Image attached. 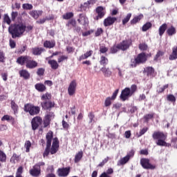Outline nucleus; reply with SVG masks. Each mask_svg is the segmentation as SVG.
Returning a JSON list of instances; mask_svg holds the SVG:
<instances>
[{"instance_id":"15","label":"nucleus","mask_w":177,"mask_h":177,"mask_svg":"<svg viewBox=\"0 0 177 177\" xmlns=\"http://www.w3.org/2000/svg\"><path fill=\"white\" fill-rule=\"evenodd\" d=\"M117 21V18L115 17H106L103 22L104 27H109L110 26H113L114 23Z\"/></svg>"},{"instance_id":"30","label":"nucleus","mask_w":177,"mask_h":177,"mask_svg":"<svg viewBox=\"0 0 177 177\" xmlns=\"http://www.w3.org/2000/svg\"><path fill=\"white\" fill-rule=\"evenodd\" d=\"M143 18V15L140 14L138 16H136L133 19L130 21V24L131 26H135L137 23H139L141 19Z\"/></svg>"},{"instance_id":"19","label":"nucleus","mask_w":177,"mask_h":177,"mask_svg":"<svg viewBox=\"0 0 177 177\" xmlns=\"http://www.w3.org/2000/svg\"><path fill=\"white\" fill-rule=\"evenodd\" d=\"M29 174L31 176L38 177L41 175V169L37 167L35 165L32 168L29 170Z\"/></svg>"},{"instance_id":"50","label":"nucleus","mask_w":177,"mask_h":177,"mask_svg":"<svg viewBox=\"0 0 177 177\" xmlns=\"http://www.w3.org/2000/svg\"><path fill=\"white\" fill-rule=\"evenodd\" d=\"M163 55H164V51L158 50L153 58L154 62H158V58L162 57Z\"/></svg>"},{"instance_id":"43","label":"nucleus","mask_w":177,"mask_h":177,"mask_svg":"<svg viewBox=\"0 0 177 177\" xmlns=\"http://www.w3.org/2000/svg\"><path fill=\"white\" fill-rule=\"evenodd\" d=\"M6 153L0 149V162H6Z\"/></svg>"},{"instance_id":"59","label":"nucleus","mask_w":177,"mask_h":177,"mask_svg":"<svg viewBox=\"0 0 177 177\" xmlns=\"http://www.w3.org/2000/svg\"><path fill=\"white\" fill-rule=\"evenodd\" d=\"M136 91H138V86H136V84H133L131 86L130 88V93L133 95V93H135V92H136Z\"/></svg>"},{"instance_id":"54","label":"nucleus","mask_w":177,"mask_h":177,"mask_svg":"<svg viewBox=\"0 0 177 177\" xmlns=\"http://www.w3.org/2000/svg\"><path fill=\"white\" fill-rule=\"evenodd\" d=\"M88 117L90 120L88 124H92V122H95V120H93L95 118V114H93V112H90L88 115Z\"/></svg>"},{"instance_id":"27","label":"nucleus","mask_w":177,"mask_h":177,"mask_svg":"<svg viewBox=\"0 0 177 177\" xmlns=\"http://www.w3.org/2000/svg\"><path fill=\"white\" fill-rule=\"evenodd\" d=\"M168 28V25L167 24H162L158 29V32H159V35L160 37H162V35H164L165 31H167Z\"/></svg>"},{"instance_id":"26","label":"nucleus","mask_w":177,"mask_h":177,"mask_svg":"<svg viewBox=\"0 0 177 177\" xmlns=\"http://www.w3.org/2000/svg\"><path fill=\"white\" fill-rule=\"evenodd\" d=\"M166 34L168 35V37H172L173 35H175V34H176V28H174V26L167 28Z\"/></svg>"},{"instance_id":"31","label":"nucleus","mask_w":177,"mask_h":177,"mask_svg":"<svg viewBox=\"0 0 177 177\" xmlns=\"http://www.w3.org/2000/svg\"><path fill=\"white\" fill-rule=\"evenodd\" d=\"M144 73H147V77H153L154 75V68L148 66L145 69Z\"/></svg>"},{"instance_id":"17","label":"nucleus","mask_w":177,"mask_h":177,"mask_svg":"<svg viewBox=\"0 0 177 177\" xmlns=\"http://www.w3.org/2000/svg\"><path fill=\"white\" fill-rule=\"evenodd\" d=\"M70 167L59 168L57 169L58 176H67L70 174Z\"/></svg>"},{"instance_id":"22","label":"nucleus","mask_w":177,"mask_h":177,"mask_svg":"<svg viewBox=\"0 0 177 177\" xmlns=\"http://www.w3.org/2000/svg\"><path fill=\"white\" fill-rule=\"evenodd\" d=\"M19 74L21 78H24V80H30V72L26 69H22L19 71Z\"/></svg>"},{"instance_id":"34","label":"nucleus","mask_w":177,"mask_h":177,"mask_svg":"<svg viewBox=\"0 0 177 177\" xmlns=\"http://www.w3.org/2000/svg\"><path fill=\"white\" fill-rule=\"evenodd\" d=\"M10 104L11 109L13 111L14 114H17V113H19V105H17V104H16V102H15L14 100L11 101Z\"/></svg>"},{"instance_id":"36","label":"nucleus","mask_w":177,"mask_h":177,"mask_svg":"<svg viewBox=\"0 0 177 177\" xmlns=\"http://www.w3.org/2000/svg\"><path fill=\"white\" fill-rule=\"evenodd\" d=\"M100 64L101 66H104V67L107 66L109 64V59L104 55L101 56L100 59Z\"/></svg>"},{"instance_id":"7","label":"nucleus","mask_w":177,"mask_h":177,"mask_svg":"<svg viewBox=\"0 0 177 177\" xmlns=\"http://www.w3.org/2000/svg\"><path fill=\"white\" fill-rule=\"evenodd\" d=\"M95 13L97 14V16L94 17V20H100L102 19H103V17H104V16H106V8L100 6H97L95 10Z\"/></svg>"},{"instance_id":"57","label":"nucleus","mask_w":177,"mask_h":177,"mask_svg":"<svg viewBox=\"0 0 177 177\" xmlns=\"http://www.w3.org/2000/svg\"><path fill=\"white\" fill-rule=\"evenodd\" d=\"M18 16H19V12H18L12 11L11 12V20H12V21H16V17H17Z\"/></svg>"},{"instance_id":"40","label":"nucleus","mask_w":177,"mask_h":177,"mask_svg":"<svg viewBox=\"0 0 177 177\" xmlns=\"http://www.w3.org/2000/svg\"><path fill=\"white\" fill-rule=\"evenodd\" d=\"M167 102H171L173 103V106H175V102H176V97H175V95L173 94H169L167 96Z\"/></svg>"},{"instance_id":"2","label":"nucleus","mask_w":177,"mask_h":177,"mask_svg":"<svg viewBox=\"0 0 177 177\" xmlns=\"http://www.w3.org/2000/svg\"><path fill=\"white\" fill-rule=\"evenodd\" d=\"M46 147L43 153V157L45 158L50 154H56L59 151V148L52 146V140L53 139V131H49L46 135Z\"/></svg>"},{"instance_id":"61","label":"nucleus","mask_w":177,"mask_h":177,"mask_svg":"<svg viewBox=\"0 0 177 177\" xmlns=\"http://www.w3.org/2000/svg\"><path fill=\"white\" fill-rule=\"evenodd\" d=\"M103 33V28H98L95 32V37H100L102 34Z\"/></svg>"},{"instance_id":"20","label":"nucleus","mask_w":177,"mask_h":177,"mask_svg":"<svg viewBox=\"0 0 177 177\" xmlns=\"http://www.w3.org/2000/svg\"><path fill=\"white\" fill-rule=\"evenodd\" d=\"M44 52H45V48L42 47H35L32 48V53L35 56H41Z\"/></svg>"},{"instance_id":"35","label":"nucleus","mask_w":177,"mask_h":177,"mask_svg":"<svg viewBox=\"0 0 177 177\" xmlns=\"http://www.w3.org/2000/svg\"><path fill=\"white\" fill-rule=\"evenodd\" d=\"M43 124L44 128H48L50 125V115L45 116Z\"/></svg>"},{"instance_id":"9","label":"nucleus","mask_w":177,"mask_h":177,"mask_svg":"<svg viewBox=\"0 0 177 177\" xmlns=\"http://www.w3.org/2000/svg\"><path fill=\"white\" fill-rule=\"evenodd\" d=\"M119 46L120 48V50L125 52V50H128L131 46H132V39H128L122 41L119 43Z\"/></svg>"},{"instance_id":"24","label":"nucleus","mask_w":177,"mask_h":177,"mask_svg":"<svg viewBox=\"0 0 177 177\" xmlns=\"http://www.w3.org/2000/svg\"><path fill=\"white\" fill-rule=\"evenodd\" d=\"M76 26H77V21H75V19H69L67 24H66V27L68 28V30H71V28H75Z\"/></svg>"},{"instance_id":"21","label":"nucleus","mask_w":177,"mask_h":177,"mask_svg":"<svg viewBox=\"0 0 177 177\" xmlns=\"http://www.w3.org/2000/svg\"><path fill=\"white\" fill-rule=\"evenodd\" d=\"M91 6L89 5V3L86 1L80 4V7L78 8V12H88Z\"/></svg>"},{"instance_id":"51","label":"nucleus","mask_w":177,"mask_h":177,"mask_svg":"<svg viewBox=\"0 0 177 177\" xmlns=\"http://www.w3.org/2000/svg\"><path fill=\"white\" fill-rule=\"evenodd\" d=\"M147 131H149V128H147V127L142 128L140 131L139 133H137L138 138H140V136H142V135H145V132H147Z\"/></svg>"},{"instance_id":"56","label":"nucleus","mask_w":177,"mask_h":177,"mask_svg":"<svg viewBox=\"0 0 177 177\" xmlns=\"http://www.w3.org/2000/svg\"><path fill=\"white\" fill-rule=\"evenodd\" d=\"M37 74L39 75V77H42V75L45 74V68H39L37 71Z\"/></svg>"},{"instance_id":"55","label":"nucleus","mask_w":177,"mask_h":177,"mask_svg":"<svg viewBox=\"0 0 177 177\" xmlns=\"http://www.w3.org/2000/svg\"><path fill=\"white\" fill-rule=\"evenodd\" d=\"M59 138H57V137H55L53 138V142L51 146L59 149Z\"/></svg>"},{"instance_id":"48","label":"nucleus","mask_w":177,"mask_h":177,"mask_svg":"<svg viewBox=\"0 0 177 177\" xmlns=\"http://www.w3.org/2000/svg\"><path fill=\"white\" fill-rule=\"evenodd\" d=\"M118 50H121L119 44H117V46L114 45L111 48V53H117V52H118Z\"/></svg>"},{"instance_id":"38","label":"nucleus","mask_w":177,"mask_h":177,"mask_svg":"<svg viewBox=\"0 0 177 177\" xmlns=\"http://www.w3.org/2000/svg\"><path fill=\"white\" fill-rule=\"evenodd\" d=\"M114 173V170L113 169V168H109L107 170H106V172H103L100 176V177H111L109 175H111V174H113Z\"/></svg>"},{"instance_id":"28","label":"nucleus","mask_w":177,"mask_h":177,"mask_svg":"<svg viewBox=\"0 0 177 177\" xmlns=\"http://www.w3.org/2000/svg\"><path fill=\"white\" fill-rule=\"evenodd\" d=\"M35 88L38 92H45L46 91V86L42 83L36 84Z\"/></svg>"},{"instance_id":"5","label":"nucleus","mask_w":177,"mask_h":177,"mask_svg":"<svg viewBox=\"0 0 177 177\" xmlns=\"http://www.w3.org/2000/svg\"><path fill=\"white\" fill-rule=\"evenodd\" d=\"M131 67L135 68L138 67V64H145L147 62V55L146 53H141L137 55L136 57L131 59Z\"/></svg>"},{"instance_id":"1","label":"nucleus","mask_w":177,"mask_h":177,"mask_svg":"<svg viewBox=\"0 0 177 177\" xmlns=\"http://www.w3.org/2000/svg\"><path fill=\"white\" fill-rule=\"evenodd\" d=\"M2 23L9 26L8 32L10 34L13 39H16V38H20V37H21L26 31V27L24 24H12V19H10V17H9V15L8 14L3 15Z\"/></svg>"},{"instance_id":"46","label":"nucleus","mask_w":177,"mask_h":177,"mask_svg":"<svg viewBox=\"0 0 177 177\" xmlns=\"http://www.w3.org/2000/svg\"><path fill=\"white\" fill-rule=\"evenodd\" d=\"M153 26V24H151V22H147L145 24H144L142 27V31H147V30L151 28Z\"/></svg>"},{"instance_id":"29","label":"nucleus","mask_w":177,"mask_h":177,"mask_svg":"<svg viewBox=\"0 0 177 177\" xmlns=\"http://www.w3.org/2000/svg\"><path fill=\"white\" fill-rule=\"evenodd\" d=\"M20 160V156L17 155V153H14L12 154V156L10 158V162H11V164H17V162H19V161Z\"/></svg>"},{"instance_id":"14","label":"nucleus","mask_w":177,"mask_h":177,"mask_svg":"<svg viewBox=\"0 0 177 177\" xmlns=\"http://www.w3.org/2000/svg\"><path fill=\"white\" fill-rule=\"evenodd\" d=\"M77 23L81 26H86L88 24V17H86V14L80 13L78 15Z\"/></svg>"},{"instance_id":"33","label":"nucleus","mask_w":177,"mask_h":177,"mask_svg":"<svg viewBox=\"0 0 177 177\" xmlns=\"http://www.w3.org/2000/svg\"><path fill=\"white\" fill-rule=\"evenodd\" d=\"M1 121H11L12 124H15L16 122V120L12 115H4L1 118Z\"/></svg>"},{"instance_id":"18","label":"nucleus","mask_w":177,"mask_h":177,"mask_svg":"<svg viewBox=\"0 0 177 177\" xmlns=\"http://www.w3.org/2000/svg\"><path fill=\"white\" fill-rule=\"evenodd\" d=\"M43 13H44V11L37 10H30L28 12V15H30V16H31V17H32L35 20H37V19H39V16H42Z\"/></svg>"},{"instance_id":"44","label":"nucleus","mask_w":177,"mask_h":177,"mask_svg":"<svg viewBox=\"0 0 177 177\" xmlns=\"http://www.w3.org/2000/svg\"><path fill=\"white\" fill-rule=\"evenodd\" d=\"M72 17H74V13L73 12H66V14L62 15V19L64 20H70V19H72Z\"/></svg>"},{"instance_id":"8","label":"nucleus","mask_w":177,"mask_h":177,"mask_svg":"<svg viewBox=\"0 0 177 177\" xmlns=\"http://www.w3.org/2000/svg\"><path fill=\"white\" fill-rule=\"evenodd\" d=\"M42 118L40 116H36L31 120V125L32 131H37L39 125H42Z\"/></svg>"},{"instance_id":"52","label":"nucleus","mask_w":177,"mask_h":177,"mask_svg":"<svg viewBox=\"0 0 177 177\" xmlns=\"http://www.w3.org/2000/svg\"><path fill=\"white\" fill-rule=\"evenodd\" d=\"M149 46L146 44V43L140 44L138 45V49H140V50H147Z\"/></svg>"},{"instance_id":"11","label":"nucleus","mask_w":177,"mask_h":177,"mask_svg":"<svg viewBox=\"0 0 177 177\" xmlns=\"http://www.w3.org/2000/svg\"><path fill=\"white\" fill-rule=\"evenodd\" d=\"M132 96V94L131 93V88L129 87H126L124 89H123L121 92V94L120 95V98L122 102H125V100H128L129 97Z\"/></svg>"},{"instance_id":"49","label":"nucleus","mask_w":177,"mask_h":177,"mask_svg":"<svg viewBox=\"0 0 177 177\" xmlns=\"http://www.w3.org/2000/svg\"><path fill=\"white\" fill-rule=\"evenodd\" d=\"M130 159L131 158H129V156H127V155L126 156L120 159V165H125V164H127V162H128V161H129Z\"/></svg>"},{"instance_id":"37","label":"nucleus","mask_w":177,"mask_h":177,"mask_svg":"<svg viewBox=\"0 0 177 177\" xmlns=\"http://www.w3.org/2000/svg\"><path fill=\"white\" fill-rule=\"evenodd\" d=\"M84 156V152L82 151H79L76 155L75 156L74 161L75 163L80 162L81 160L82 159V157Z\"/></svg>"},{"instance_id":"63","label":"nucleus","mask_w":177,"mask_h":177,"mask_svg":"<svg viewBox=\"0 0 177 177\" xmlns=\"http://www.w3.org/2000/svg\"><path fill=\"white\" fill-rule=\"evenodd\" d=\"M26 50H27V45L25 44L21 47V49L19 50H18V53L19 55H23V53H24Z\"/></svg>"},{"instance_id":"3","label":"nucleus","mask_w":177,"mask_h":177,"mask_svg":"<svg viewBox=\"0 0 177 177\" xmlns=\"http://www.w3.org/2000/svg\"><path fill=\"white\" fill-rule=\"evenodd\" d=\"M52 99V94L50 93H46L43 94L41 97V100H43L41 102V106L43 110H50V109H53L55 107V102H52L50 100Z\"/></svg>"},{"instance_id":"32","label":"nucleus","mask_w":177,"mask_h":177,"mask_svg":"<svg viewBox=\"0 0 177 177\" xmlns=\"http://www.w3.org/2000/svg\"><path fill=\"white\" fill-rule=\"evenodd\" d=\"M48 63V64H50L53 70H57V68H59V64L57 63V61L55 59H51V60H49Z\"/></svg>"},{"instance_id":"10","label":"nucleus","mask_w":177,"mask_h":177,"mask_svg":"<svg viewBox=\"0 0 177 177\" xmlns=\"http://www.w3.org/2000/svg\"><path fill=\"white\" fill-rule=\"evenodd\" d=\"M140 165L144 169H156V165L150 163V160L148 158H141Z\"/></svg>"},{"instance_id":"60","label":"nucleus","mask_w":177,"mask_h":177,"mask_svg":"<svg viewBox=\"0 0 177 177\" xmlns=\"http://www.w3.org/2000/svg\"><path fill=\"white\" fill-rule=\"evenodd\" d=\"M111 97H108L105 100L104 105L105 107H109V106H111Z\"/></svg>"},{"instance_id":"25","label":"nucleus","mask_w":177,"mask_h":177,"mask_svg":"<svg viewBox=\"0 0 177 177\" xmlns=\"http://www.w3.org/2000/svg\"><path fill=\"white\" fill-rule=\"evenodd\" d=\"M100 71L103 73L104 76L106 78H109V77H111V74H113V72H111L110 68L102 67Z\"/></svg>"},{"instance_id":"58","label":"nucleus","mask_w":177,"mask_h":177,"mask_svg":"<svg viewBox=\"0 0 177 177\" xmlns=\"http://www.w3.org/2000/svg\"><path fill=\"white\" fill-rule=\"evenodd\" d=\"M62 124L63 129H65V131L68 130V128H70V124H68V122H66V120H63L62 122Z\"/></svg>"},{"instance_id":"41","label":"nucleus","mask_w":177,"mask_h":177,"mask_svg":"<svg viewBox=\"0 0 177 177\" xmlns=\"http://www.w3.org/2000/svg\"><path fill=\"white\" fill-rule=\"evenodd\" d=\"M154 115H156V113H154L146 114L145 115H144V120H145L146 122H149L150 120H153V118H154Z\"/></svg>"},{"instance_id":"45","label":"nucleus","mask_w":177,"mask_h":177,"mask_svg":"<svg viewBox=\"0 0 177 177\" xmlns=\"http://www.w3.org/2000/svg\"><path fill=\"white\" fill-rule=\"evenodd\" d=\"M131 17H132V13H128L127 16L122 19V25L125 26L129 20H131Z\"/></svg>"},{"instance_id":"6","label":"nucleus","mask_w":177,"mask_h":177,"mask_svg":"<svg viewBox=\"0 0 177 177\" xmlns=\"http://www.w3.org/2000/svg\"><path fill=\"white\" fill-rule=\"evenodd\" d=\"M24 111L28 113L30 115H38L41 112V108L38 106L34 105V104L26 103L24 106Z\"/></svg>"},{"instance_id":"4","label":"nucleus","mask_w":177,"mask_h":177,"mask_svg":"<svg viewBox=\"0 0 177 177\" xmlns=\"http://www.w3.org/2000/svg\"><path fill=\"white\" fill-rule=\"evenodd\" d=\"M152 138L153 140H156L157 146H167L168 144L165 140H167V136L162 131H154L152 134Z\"/></svg>"},{"instance_id":"53","label":"nucleus","mask_w":177,"mask_h":177,"mask_svg":"<svg viewBox=\"0 0 177 177\" xmlns=\"http://www.w3.org/2000/svg\"><path fill=\"white\" fill-rule=\"evenodd\" d=\"M109 52V48L106 47V46H100V53H107Z\"/></svg>"},{"instance_id":"39","label":"nucleus","mask_w":177,"mask_h":177,"mask_svg":"<svg viewBox=\"0 0 177 177\" xmlns=\"http://www.w3.org/2000/svg\"><path fill=\"white\" fill-rule=\"evenodd\" d=\"M168 88H169V84H165L163 86H158L156 92L157 93L160 94V93H162L166 89H168Z\"/></svg>"},{"instance_id":"13","label":"nucleus","mask_w":177,"mask_h":177,"mask_svg":"<svg viewBox=\"0 0 177 177\" xmlns=\"http://www.w3.org/2000/svg\"><path fill=\"white\" fill-rule=\"evenodd\" d=\"M75 91H77V81L73 80L68 88V93L69 96H73L75 93Z\"/></svg>"},{"instance_id":"12","label":"nucleus","mask_w":177,"mask_h":177,"mask_svg":"<svg viewBox=\"0 0 177 177\" xmlns=\"http://www.w3.org/2000/svg\"><path fill=\"white\" fill-rule=\"evenodd\" d=\"M26 67L29 70H34V68H37V67H38V63L37 61L32 59L30 57V58L28 59Z\"/></svg>"},{"instance_id":"47","label":"nucleus","mask_w":177,"mask_h":177,"mask_svg":"<svg viewBox=\"0 0 177 177\" xmlns=\"http://www.w3.org/2000/svg\"><path fill=\"white\" fill-rule=\"evenodd\" d=\"M24 147L26 149V153H30V149L31 148V141L26 140L24 144Z\"/></svg>"},{"instance_id":"42","label":"nucleus","mask_w":177,"mask_h":177,"mask_svg":"<svg viewBox=\"0 0 177 177\" xmlns=\"http://www.w3.org/2000/svg\"><path fill=\"white\" fill-rule=\"evenodd\" d=\"M34 6H32V4L28 3L22 4V8L24 9V10H32Z\"/></svg>"},{"instance_id":"23","label":"nucleus","mask_w":177,"mask_h":177,"mask_svg":"<svg viewBox=\"0 0 177 177\" xmlns=\"http://www.w3.org/2000/svg\"><path fill=\"white\" fill-rule=\"evenodd\" d=\"M56 46V41L55 40H46L44 43V47L48 49H52Z\"/></svg>"},{"instance_id":"64","label":"nucleus","mask_w":177,"mask_h":177,"mask_svg":"<svg viewBox=\"0 0 177 177\" xmlns=\"http://www.w3.org/2000/svg\"><path fill=\"white\" fill-rule=\"evenodd\" d=\"M109 156H107L97 165V167H103L105 164H107V162H109Z\"/></svg>"},{"instance_id":"62","label":"nucleus","mask_w":177,"mask_h":177,"mask_svg":"<svg viewBox=\"0 0 177 177\" xmlns=\"http://www.w3.org/2000/svg\"><path fill=\"white\" fill-rule=\"evenodd\" d=\"M9 45H10V48H11V49H15V48H16V41H15V40H13L12 39H10Z\"/></svg>"},{"instance_id":"16","label":"nucleus","mask_w":177,"mask_h":177,"mask_svg":"<svg viewBox=\"0 0 177 177\" xmlns=\"http://www.w3.org/2000/svg\"><path fill=\"white\" fill-rule=\"evenodd\" d=\"M28 59H30V56L28 55H21L17 59V64H20V66H24V64H27V62Z\"/></svg>"}]
</instances>
